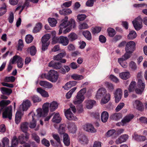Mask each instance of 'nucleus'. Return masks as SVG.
Listing matches in <instances>:
<instances>
[{"mask_svg": "<svg viewBox=\"0 0 147 147\" xmlns=\"http://www.w3.org/2000/svg\"><path fill=\"white\" fill-rule=\"evenodd\" d=\"M116 131L114 129H111L109 130L106 134V136L110 137L112 136L114 134H115Z\"/></svg>", "mask_w": 147, "mask_h": 147, "instance_id": "64", "label": "nucleus"}, {"mask_svg": "<svg viewBox=\"0 0 147 147\" xmlns=\"http://www.w3.org/2000/svg\"><path fill=\"white\" fill-rule=\"evenodd\" d=\"M52 136L57 143L59 144V147H62V146L61 143L60 138L59 135L57 134H53Z\"/></svg>", "mask_w": 147, "mask_h": 147, "instance_id": "32", "label": "nucleus"}, {"mask_svg": "<svg viewBox=\"0 0 147 147\" xmlns=\"http://www.w3.org/2000/svg\"><path fill=\"white\" fill-rule=\"evenodd\" d=\"M49 103H44L42 107V109L41 108H39L36 110V113L37 114V116L38 117H43L46 116L49 111Z\"/></svg>", "mask_w": 147, "mask_h": 147, "instance_id": "6", "label": "nucleus"}, {"mask_svg": "<svg viewBox=\"0 0 147 147\" xmlns=\"http://www.w3.org/2000/svg\"><path fill=\"white\" fill-rule=\"evenodd\" d=\"M68 37L69 40L73 41L78 38V36L75 33L72 32L68 35Z\"/></svg>", "mask_w": 147, "mask_h": 147, "instance_id": "47", "label": "nucleus"}, {"mask_svg": "<svg viewBox=\"0 0 147 147\" xmlns=\"http://www.w3.org/2000/svg\"><path fill=\"white\" fill-rule=\"evenodd\" d=\"M71 77L74 80H80L83 78V76L81 75L74 74L71 76Z\"/></svg>", "mask_w": 147, "mask_h": 147, "instance_id": "51", "label": "nucleus"}, {"mask_svg": "<svg viewBox=\"0 0 147 147\" xmlns=\"http://www.w3.org/2000/svg\"><path fill=\"white\" fill-rule=\"evenodd\" d=\"M12 115V107L10 106L5 108L3 113L2 116L3 118H8L11 120Z\"/></svg>", "mask_w": 147, "mask_h": 147, "instance_id": "10", "label": "nucleus"}, {"mask_svg": "<svg viewBox=\"0 0 147 147\" xmlns=\"http://www.w3.org/2000/svg\"><path fill=\"white\" fill-rule=\"evenodd\" d=\"M37 91L39 93L41 96L44 97H48L49 95L48 93L40 88H38L37 89Z\"/></svg>", "mask_w": 147, "mask_h": 147, "instance_id": "35", "label": "nucleus"}, {"mask_svg": "<svg viewBox=\"0 0 147 147\" xmlns=\"http://www.w3.org/2000/svg\"><path fill=\"white\" fill-rule=\"evenodd\" d=\"M37 116V114L33 111L31 112L28 114V117L32 119V121L30 122L29 125V127L30 128L33 129L35 127L36 124V120L40 117Z\"/></svg>", "mask_w": 147, "mask_h": 147, "instance_id": "7", "label": "nucleus"}, {"mask_svg": "<svg viewBox=\"0 0 147 147\" xmlns=\"http://www.w3.org/2000/svg\"><path fill=\"white\" fill-rule=\"evenodd\" d=\"M59 76L58 73L56 71L51 69L48 74H42L40 76L42 78H45L52 82L55 83L58 80Z\"/></svg>", "mask_w": 147, "mask_h": 147, "instance_id": "2", "label": "nucleus"}, {"mask_svg": "<svg viewBox=\"0 0 147 147\" xmlns=\"http://www.w3.org/2000/svg\"><path fill=\"white\" fill-rule=\"evenodd\" d=\"M61 120V118L59 113H55L52 119L53 122L57 123H59L60 122Z\"/></svg>", "mask_w": 147, "mask_h": 147, "instance_id": "37", "label": "nucleus"}, {"mask_svg": "<svg viewBox=\"0 0 147 147\" xmlns=\"http://www.w3.org/2000/svg\"><path fill=\"white\" fill-rule=\"evenodd\" d=\"M33 37L30 34L27 35L26 37V41L27 43L31 42L33 40Z\"/></svg>", "mask_w": 147, "mask_h": 147, "instance_id": "57", "label": "nucleus"}, {"mask_svg": "<svg viewBox=\"0 0 147 147\" xmlns=\"http://www.w3.org/2000/svg\"><path fill=\"white\" fill-rule=\"evenodd\" d=\"M58 104L55 101H53L50 103V110L51 111H55L58 107Z\"/></svg>", "mask_w": 147, "mask_h": 147, "instance_id": "40", "label": "nucleus"}, {"mask_svg": "<svg viewBox=\"0 0 147 147\" xmlns=\"http://www.w3.org/2000/svg\"><path fill=\"white\" fill-rule=\"evenodd\" d=\"M0 90L3 94L8 95L10 94L12 92L11 89L5 87L1 88Z\"/></svg>", "mask_w": 147, "mask_h": 147, "instance_id": "39", "label": "nucleus"}, {"mask_svg": "<svg viewBox=\"0 0 147 147\" xmlns=\"http://www.w3.org/2000/svg\"><path fill=\"white\" fill-rule=\"evenodd\" d=\"M129 58L123 55L121 58L118 59V62L122 67L124 68H126L127 67V63L125 62V60Z\"/></svg>", "mask_w": 147, "mask_h": 147, "instance_id": "16", "label": "nucleus"}, {"mask_svg": "<svg viewBox=\"0 0 147 147\" xmlns=\"http://www.w3.org/2000/svg\"><path fill=\"white\" fill-rule=\"evenodd\" d=\"M136 85V82L134 81H132L130 83L128 88L129 92H131L133 91L134 90V87Z\"/></svg>", "mask_w": 147, "mask_h": 147, "instance_id": "54", "label": "nucleus"}, {"mask_svg": "<svg viewBox=\"0 0 147 147\" xmlns=\"http://www.w3.org/2000/svg\"><path fill=\"white\" fill-rule=\"evenodd\" d=\"M86 92V89L85 88L81 89L77 93V95L74 98L73 101L74 104L79 105L83 102L85 98L84 95Z\"/></svg>", "mask_w": 147, "mask_h": 147, "instance_id": "3", "label": "nucleus"}, {"mask_svg": "<svg viewBox=\"0 0 147 147\" xmlns=\"http://www.w3.org/2000/svg\"><path fill=\"white\" fill-rule=\"evenodd\" d=\"M138 88L135 89L136 92L138 94H141L144 90L145 84L142 80L139 79L138 81Z\"/></svg>", "mask_w": 147, "mask_h": 147, "instance_id": "14", "label": "nucleus"}, {"mask_svg": "<svg viewBox=\"0 0 147 147\" xmlns=\"http://www.w3.org/2000/svg\"><path fill=\"white\" fill-rule=\"evenodd\" d=\"M134 107L138 110L142 111V109L141 103L138 100H136L133 103Z\"/></svg>", "mask_w": 147, "mask_h": 147, "instance_id": "36", "label": "nucleus"}, {"mask_svg": "<svg viewBox=\"0 0 147 147\" xmlns=\"http://www.w3.org/2000/svg\"><path fill=\"white\" fill-rule=\"evenodd\" d=\"M63 142L64 144L67 146H69L70 144V140L67 134H64L63 136Z\"/></svg>", "mask_w": 147, "mask_h": 147, "instance_id": "29", "label": "nucleus"}, {"mask_svg": "<svg viewBox=\"0 0 147 147\" xmlns=\"http://www.w3.org/2000/svg\"><path fill=\"white\" fill-rule=\"evenodd\" d=\"M6 11V6L4 3L3 7L0 8V16L4 14Z\"/></svg>", "mask_w": 147, "mask_h": 147, "instance_id": "55", "label": "nucleus"}, {"mask_svg": "<svg viewBox=\"0 0 147 147\" xmlns=\"http://www.w3.org/2000/svg\"><path fill=\"white\" fill-rule=\"evenodd\" d=\"M101 119L103 122L105 123L107 121L109 117L108 113L105 111L103 112L101 114Z\"/></svg>", "mask_w": 147, "mask_h": 147, "instance_id": "30", "label": "nucleus"}, {"mask_svg": "<svg viewBox=\"0 0 147 147\" xmlns=\"http://www.w3.org/2000/svg\"><path fill=\"white\" fill-rule=\"evenodd\" d=\"M83 34L88 40H90L91 39V34L89 31L86 30L83 32Z\"/></svg>", "mask_w": 147, "mask_h": 147, "instance_id": "45", "label": "nucleus"}, {"mask_svg": "<svg viewBox=\"0 0 147 147\" xmlns=\"http://www.w3.org/2000/svg\"><path fill=\"white\" fill-rule=\"evenodd\" d=\"M107 32L109 35V36L113 37L116 34V32L113 29L109 28L107 29Z\"/></svg>", "mask_w": 147, "mask_h": 147, "instance_id": "50", "label": "nucleus"}, {"mask_svg": "<svg viewBox=\"0 0 147 147\" xmlns=\"http://www.w3.org/2000/svg\"><path fill=\"white\" fill-rule=\"evenodd\" d=\"M101 28L100 27H92L91 29V31L93 34H95V33L99 32Z\"/></svg>", "mask_w": 147, "mask_h": 147, "instance_id": "52", "label": "nucleus"}, {"mask_svg": "<svg viewBox=\"0 0 147 147\" xmlns=\"http://www.w3.org/2000/svg\"><path fill=\"white\" fill-rule=\"evenodd\" d=\"M23 115V113L21 111L19 110L17 111L15 116V122L17 124H18L20 121L22 116Z\"/></svg>", "mask_w": 147, "mask_h": 147, "instance_id": "26", "label": "nucleus"}, {"mask_svg": "<svg viewBox=\"0 0 147 147\" xmlns=\"http://www.w3.org/2000/svg\"><path fill=\"white\" fill-rule=\"evenodd\" d=\"M83 129L89 132L94 133L96 132V129L91 124H86L83 126Z\"/></svg>", "mask_w": 147, "mask_h": 147, "instance_id": "15", "label": "nucleus"}, {"mask_svg": "<svg viewBox=\"0 0 147 147\" xmlns=\"http://www.w3.org/2000/svg\"><path fill=\"white\" fill-rule=\"evenodd\" d=\"M16 61L17 63L18 67L19 68H22L24 64V60L20 56L16 55L11 59L10 60V62L13 64Z\"/></svg>", "mask_w": 147, "mask_h": 147, "instance_id": "9", "label": "nucleus"}, {"mask_svg": "<svg viewBox=\"0 0 147 147\" xmlns=\"http://www.w3.org/2000/svg\"><path fill=\"white\" fill-rule=\"evenodd\" d=\"M28 51H30V54L32 55H34L36 54V50L35 47L34 46L28 48L27 49Z\"/></svg>", "mask_w": 147, "mask_h": 147, "instance_id": "56", "label": "nucleus"}, {"mask_svg": "<svg viewBox=\"0 0 147 147\" xmlns=\"http://www.w3.org/2000/svg\"><path fill=\"white\" fill-rule=\"evenodd\" d=\"M48 66L49 67H52L55 69H58L61 68L62 65L60 63L56 62L54 61H52L49 63Z\"/></svg>", "mask_w": 147, "mask_h": 147, "instance_id": "21", "label": "nucleus"}, {"mask_svg": "<svg viewBox=\"0 0 147 147\" xmlns=\"http://www.w3.org/2000/svg\"><path fill=\"white\" fill-rule=\"evenodd\" d=\"M88 28L89 26L88 24L85 22L80 24L79 26V28L80 29H86Z\"/></svg>", "mask_w": 147, "mask_h": 147, "instance_id": "63", "label": "nucleus"}, {"mask_svg": "<svg viewBox=\"0 0 147 147\" xmlns=\"http://www.w3.org/2000/svg\"><path fill=\"white\" fill-rule=\"evenodd\" d=\"M122 117L121 114L119 113H115L113 114L110 117L111 119L115 121H118Z\"/></svg>", "mask_w": 147, "mask_h": 147, "instance_id": "33", "label": "nucleus"}, {"mask_svg": "<svg viewBox=\"0 0 147 147\" xmlns=\"http://www.w3.org/2000/svg\"><path fill=\"white\" fill-rule=\"evenodd\" d=\"M15 80V78L13 76L6 77L4 79L5 82H14Z\"/></svg>", "mask_w": 147, "mask_h": 147, "instance_id": "59", "label": "nucleus"}, {"mask_svg": "<svg viewBox=\"0 0 147 147\" xmlns=\"http://www.w3.org/2000/svg\"><path fill=\"white\" fill-rule=\"evenodd\" d=\"M60 43L63 46L67 45L69 43V40L67 38L63 36L60 37Z\"/></svg>", "mask_w": 147, "mask_h": 147, "instance_id": "28", "label": "nucleus"}, {"mask_svg": "<svg viewBox=\"0 0 147 147\" xmlns=\"http://www.w3.org/2000/svg\"><path fill=\"white\" fill-rule=\"evenodd\" d=\"M129 138V136L127 134H124L121 135L117 139L115 142L116 144H120L127 141Z\"/></svg>", "mask_w": 147, "mask_h": 147, "instance_id": "19", "label": "nucleus"}, {"mask_svg": "<svg viewBox=\"0 0 147 147\" xmlns=\"http://www.w3.org/2000/svg\"><path fill=\"white\" fill-rule=\"evenodd\" d=\"M79 140L80 142L82 144H86L88 142V139L84 135L80 136L79 137Z\"/></svg>", "mask_w": 147, "mask_h": 147, "instance_id": "38", "label": "nucleus"}, {"mask_svg": "<svg viewBox=\"0 0 147 147\" xmlns=\"http://www.w3.org/2000/svg\"><path fill=\"white\" fill-rule=\"evenodd\" d=\"M68 18L67 16H65L63 19L62 20V23L59 26V29L58 34H61L63 30L65 28L69 25H70L71 27L74 28L76 27V23L75 20L71 18L69 21H68Z\"/></svg>", "mask_w": 147, "mask_h": 147, "instance_id": "1", "label": "nucleus"}, {"mask_svg": "<svg viewBox=\"0 0 147 147\" xmlns=\"http://www.w3.org/2000/svg\"><path fill=\"white\" fill-rule=\"evenodd\" d=\"M142 19L140 16H138L132 21L133 24L136 30H138L142 28Z\"/></svg>", "mask_w": 147, "mask_h": 147, "instance_id": "11", "label": "nucleus"}, {"mask_svg": "<svg viewBox=\"0 0 147 147\" xmlns=\"http://www.w3.org/2000/svg\"><path fill=\"white\" fill-rule=\"evenodd\" d=\"M96 102L95 100L91 99H87L84 102L86 108L88 109H92Z\"/></svg>", "mask_w": 147, "mask_h": 147, "instance_id": "20", "label": "nucleus"}, {"mask_svg": "<svg viewBox=\"0 0 147 147\" xmlns=\"http://www.w3.org/2000/svg\"><path fill=\"white\" fill-rule=\"evenodd\" d=\"M77 89L76 87H75L70 90L66 94V97L67 99L70 98L71 96L73 93Z\"/></svg>", "mask_w": 147, "mask_h": 147, "instance_id": "46", "label": "nucleus"}, {"mask_svg": "<svg viewBox=\"0 0 147 147\" xmlns=\"http://www.w3.org/2000/svg\"><path fill=\"white\" fill-rule=\"evenodd\" d=\"M122 94V91L120 88L117 89L114 92L115 101L116 103H118L121 100Z\"/></svg>", "mask_w": 147, "mask_h": 147, "instance_id": "17", "label": "nucleus"}, {"mask_svg": "<svg viewBox=\"0 0 147 147\" xmlns=\"http://www.w3.org/2000/svg\"><path fill=\"white\" fill-rule=\"evenodd\" d=\"M31 105L30 101L28 100H24L22 104L20 105L19 111H26Z\"/></svg>", "mask_w": 147, "mask_h": 147, "instance_id": "12", "label": "nucleus"}, {"mask_svg": "<svg viewBox=\"0 0 147 147\" xmlns=\"http://www.w3.org/2000/svg\"><path fill=\"white\" fill-rule=\"evenodd\" d=\"M31 99L34 103L39 102L41 100L38 96L34 95L31 97Z\"/></svg>", "mask_w": 147, "mask_h": 147, "instance_id": "58", "label": "nucleus"}, {"mask_svg": "<svg viewBox=\"0 0 147 147\" xmlns=\"http://www.w3.org/2000/svg\"><path fill=\"white\" fill-rule=\"evenodd\" d=\"M134 117V116L132 114L127 115L123 118L121 122L117 123L116 125L118 126L125 125L127 123L130 121Z\"/></svg>", "mask_w": 147, "mask_h": 147, "instance_id": "13", "label": "nucleus"}, {"mask_svg": "<svg viewBox=\"0 0 147 147\" xmlns=\"http://www.w3.org/2000/svg\"><path fill=\"white\" fill-rule=\"evenodd\" d=\"M48 21L50 25L52 27L55 26L57 23V20L54 18H49Z\"/></svg>", "mask_w": 147, "mask_h": 147, "instance_id": "44", "label": "nucleus"}, {"mask_svg": "<svg viewBox=\"0 0 147 147\" xmlns=\"http://www.w3.org/2000/svg\"><path fill=\"white\" fill-rule=\"evenodd\" d=\"M119 77L123 80H126L129 78L130 76V74L128 71L120 73L119 74Z\"/></svg>", "mask_w": 147, "mask_h": 147, "instance_id": "25", "label": "nucleus"}, {"mask_svg": "<svg viewBox=\"0 0 147 147\" xmlns=\"http://www.w3.org/2000/svg\"><path fill=\"white\" fill-rule=\"evenodd\" d=\"M136 44L134 42L131 41L128 42L126 45L125 51L126 53L124 55L128 58H130L131 54L135 49Z\"/></svg>", "mask_w": 147, "mask_h": 147, "instance_id": "4", "label": "nucleus"}, {"mask_svg": "<svg viewBox=\"0 0 147 147\" xmlns=\"http://www.w3.org/2000/svg\"><path fill=\"white\" fill-rule=\"evenodd\" d=\"M106 92V90L104 88H102L99 89L96 94V98L98 99L100 98L101 97L105 94Z\"/></svg>", "mask_w": 147, "mask_h": 147, "instance_id": "24", "label": "nucleus"}, {"mask_svg": "<svg viewBox=\"0 0 147 147\" xmlns=\"http://www.w3.org/2000/svg\"><path fill=\"white\" fill-rule=\"evenodd\" d=\"M59 132L60 134H64L65 131V125L64 124L61 125L58 129Z\"/></svg>", "mask_w": 147, "mask_h": 147, "instance_id": "48", "label": "nucleus"}, {"mask_svg": "<svg viewBox=\"0 0 147 147\" xmlns=\"http://www.w3.org/2000/svg\"><path fill=\"white\" fill-rule=\"evenodd\" d=\"M68 129L70 132L74 134L77 130V127L74 123H71L69 124Z\"/></svg>", "mask_w": 147, "mask_h": 147, "instance_id": "27", "label": "nucleus"}, {"mask_svg": "<svg viewBox=\"0 0 147 147\" xmlns=\"http://www.w3.org/2000/svg\"><path fill=\"white\" fill-rule=\"evenodd\" d=\"M66 53L65 52L63 51V52L61 53L58 55L54 56L53 57V59L54 60L59 61L61 59L65 56Z\"/></svg>", "mask_w": 147, "mask_h": 147, "instance_id": "34", "label": "nucleus"}, {"mask_svg": "<svg viewBox=\"0 0 147 147\" xmlns=\"http://www.w3.org/2000/svg\"><path fill=\"white\" fill-rule=\"evenodd\" d=\"M39 84L41 86L48 88H51L53 86L52 84L45 81H41Z\"/></svg>", "mask_w": 147, "mask_h": 147, "instance_id": "23", "label": "nucleus"}, {"mask_svg": "<svg viewBox=\"0 0 147 147\" xmlns=\"http://www.w3.org/2000/svg\"><path fill=\"white\" fill-rule=\"evenodd\" d=\"M28 128V123L26 122L22 123L20 125V129L23 132H27L26 131Z\"/></svg>", "mask_w": 147, "mask_h": 147, "instance_id": "31", "label": "nucleus"}, {"mask_svg": "<svg viewBox=\"0 0 147 147\" xmlns=\"http://www.w3.org/2000/svg\"><path fill=\"white\" fill-rule=\"evenodd\" d=\"M29 134L27 132L25 133L24 135L21 134L18 137V139L20 142L23 144L27 141L29 138Z\"/></svg>", "mask_w": 147, "mask_h": 147, "instance_id": "18", "label": "nucleus"}, {"mask_svg": "<svg viewBox=\"0 0 147 147\" xmlns=\"http://www.w3.org/2000/svg\"><path fill=\"white\" fill-rule=\"evenodd\" d=\"M137 36V34L134 31H130L129 34L127 36L128 38L130 40H133Z\"/></svg>", "mask_w": 147, "mask_h": 147, "instance_id": "42", "label": "nucleus"}, {"mask_svg": "<svg viewBox=\"0 0 147 147\" xmlns=\"http://www.w3.org/2000/svg\"><path fill=\"white\" fill-rule=\"evenodd\" d=\"M76 84V82L75 81H70L66 83L65 86L63 87L64 89L68 90L73 86H75Z\"/></svg>", "mask_w": 147, "mask_h": 147, "instance_id": "22", "label": "nucleus"}, {"mask_svg": "<svg viewBox=\"0 0 147 147\" xmlns=\"http://www.w3.org/2000/svg\"><path fill=\"white\" fill-rule=\"evenodd\" d=\"M18 142L16 137L14 136L12 140V146L15 147L18 145Z\"/></svg>", "mask_w": 147, "mask_h": 147, "instance_id": "53", "label": "nucleus"}, {"mask_svg": "<svg viewBox=\"0 0 147 147\" xmlns=\"http://www.w3.org/2000/svg\"><path fill=\"white\" fill-rule=\"evenodd\" d=\"M32 136V139L35 141L37 143H39L40 142V138L36 133H33Z\"/></svg>", "mask_w": 147, "mask_h": 147, "instance_id": "62", "label": "nucleus"}, {"mask_svg": "<svg viewBox=\"0 0 147 147\" xmlns=\"http://www.w3.org/2000/svg\"><path fill=\"white\" fill-rule=\"evenodd\" d=\"M71 110L74 113H76V111L75 106L72 104L70 105V108L65 112V115L66 118L69 120L76 121L77 120V119L75 116L74 115L71 111Z\"/></svg>", "mask_w": 147, "mask_h": 147, "instance_id": "5", "label": "nucleus"}, {"mask_svg": "<svg viewBox=\"0 0 147 147\" xmlns=\"http://www.w3.org/2000/svg\"><path fill=\"white\" fill-rule=\"evenodd\" d=\"M42 27L41 24L38 23L36 24L33 30L34 33H36L38 32L41 29Z\"/></svg>", "mask_w": 147, "mask_h": 147, "instance_id": "49", "label": "nucleus"}, {"mask_svg": "<svg viewBox=\"0 0 147 147\" xmlns=\"http://www.w3.org/2000/svg\"><path fill=\"white\" fill-rule=\"evenodd\" d=\"M10 102V100H2L0 102V106L3 107L9 105Z\"/></svg>", "mask_w": 147, "mask_h": 147, "instance_id": "60", "label": "nucleus"}, {"mask_svg": "<svg viewBox=\"0 0 147 147\" xmlns=\"http://www.w3.org/2000/svg\"><path fill=\"white\" fill-rule=\"evenodd\" d=\"M110 94L109 93H107L105 96L102 98L101 101V104H106L110 100Z\"/></svg>", "mask_w": 147, "mask_h": 147, "instance_id": "41", "label": "nucleus"}, {"mask_svg": "<svg viewBox=\"0 0 147 147\" xmlns=\"http://www.w3.org/2000/svg\"><path fill=\"white\" fill-rule=\"evenodd\" d=\"M106 86L109 91L112 92L114 89V86L113 85L109 82H107L106 84Z\"/></svg>", "mask_w": 147, "mask_h": 147, "instance_id": "61", "label": "nucleus"}, {"mask_svg": "<svg viewBox=\"0 0 147 147\" xmlns=\"http://www.w3.org/2000/svg\"><path fill=\"white\" fill-rule=\"evenodd\" d=\"M51 36L49 34H47L42 37L41 40L42 42V51H45L47 49L50 43L49 39Z\"/></svg>", "mask_w": 147, "mask_h": 147, "instance_id": "8", "label": "nucleus"}, {"mask_svg": "<svg viewBox=\"0 0 147 147\" xmlns=\"http://www.w3.org/2000/svg\"><path fill=\"white\" fill-rule=\"evenodd\" d=\"M1 141L2 143H0V147H5V145H7L9 144V140L6 137L3 138Z\"/></svg>", "mask_w": 147, "mask_h": 147, "instance_id": "43", "label": "nucleus"}]
</instances>
